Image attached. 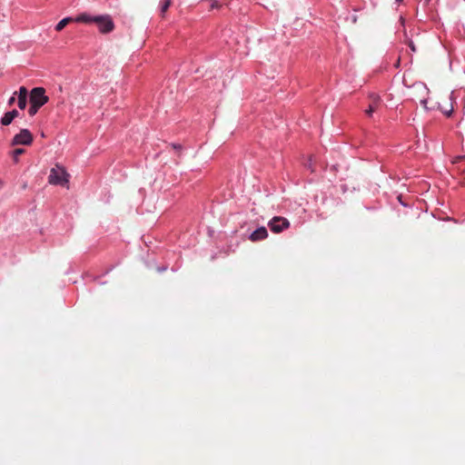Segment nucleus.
I'll use <instances>...</instances> for the list:
<instances>
[{
  "label": "nucleus",
  "mask_w": 465,
  "mask_h": 465,
  "mask_svg": "<svg viewBox=\"0 0 465 465\" xmlns=\"http://www.w3.org/2000/svg\"><path fill=\"white\" fill-rule=\"evenodd\" d=\"M93 23L96 24L101 34H108L114 29V23L108 15L94 16Z\"/></svg>",
  "instance_id": "obj_2"
},
{
  "label": "nucleus",
  "mask_w": 465,
  "mask_h": 465,
  "mask_svg": "<svg viewBox=\"0 0 465 465\" xmlns=\"http://www.w3.org/2000/svg\"><path fill=\"white\" fill-rule=\"evenodd\" d=\"M93 19H94V16L82 14L75 18V21L80 23H93Z\"/></svg>",
  "instance_id": "obj_11"
},
{
  "label": "nucleus",
  "mask_w": 465,
  "mask_h": 465,
  "mask_svg": "<svg viewBox=\"0 0 465 465\" xmlns=\"http://www.w3.org/2000/svg\"><path fill=\"white\" fill-rule=\"evenodd\" d=\"M16 94H18V99H17L18 107L21 110L25 109L26 104H27V94H28L26 87L21 86L19 88L18 92H16Z\"/></svg>",
  "instance_id": "obj_7"
},
{
  "label": "nucleus",
  "mask_w": 465,
  "mask_h": 465,
  "mask_svg": "<svg viewBox=\"0 0 465 465\" xmlns=\"http://www.w3.org/2000/svg\"><path fill=\"white\" fill-rule=\"evenodd\" d=\"M4 186V182L0 179V188Z\"/></svg>",
  "instance_id": "obj_19"
},
{
  "label": "nucleus",
  "mask_w": 465,
  "mask_h": 465,
  "mask_svg": "<svg viewBox=\"0 0 465 465\" xmlns=\"http://www.w3.org/2000/svg\"><path fill=\"white\" fill-rule=\"evenodd\" d=\"M48 102V96L45 95V90L43 87H35L30 93V104H37L42 107Z\"/></svg>",
  "instance_id": "obj_5"
},
{
  "label": "nucleus",
  "mask_w": 465,
  "mask_h": 465,
  "mask_svg": "<svg viewBox=\"0 0 465 465\" xmlns=\"http://www.w3.org/2000/svg\"><path fill=\"white\" fill-rule=\"evenodd\" d=\"M34 141V136L27 129H22L20 133L15 134L11 142V145H30Z\"/></svg>",
  "instance_id": "obj_3"
},
{
  "label": "nucleus",
  "mask_w": 465,
  "mask_h": 465,
  "mask_svg": "<svg viewBox=\"0 0 465 465\" xmlns=\"http://www.w3.org/2000/svg\"><path fill=\"white\" fill-rule=\"evenodd\" d=\"M68 177L69 174L65 169L60 164H55L54 167L50 170L48 183L53 185L65 186L68 183Z\"/></svg>",
  "instance_id": "obj_1"
},
{
  "label": "nucleus",
  "mask_w": 465,
  "mask_h": 465,
  "mask_svg": "<svg viewBox=\"0 0 465 465\" xmlns=\"http://www.w3.org/2000/svg\"><path fill=\"white\" fill-rule=\"evenodd\" d=\"M41 107L38 106L37 104H31L29 109H28V114L29 115L31 116H34L35 114H36V113L38 112V110L40 109Z\"/></svg>",
  "instance_id": "obj_14"
},
{
  "label": "nucleus",
  "mask_w": 465,
  "mask_h": 465,
  "mask_svg": "<svg viewBox=\"0 0 465 465\" xmlns=\"http://www.w3.org/2000/svg\"><path fill=\"white\" fill-rule=\"evenodd\" d=\"M268 226L272 232L280 233L290 227V222L285 217L274 216Z\"/></svg>",
  "instance_id": "obj_4"
},
{
  "label": "nucleus",
  "mask_w": 465,
  "mask_h": 465,
  "mask_svg": "<svg viewBox=\"0 0 465 465\" xmlns=\"http://www.w3.org/2000/svg\"><path fill=\"white\" fill-rule=\"evenodd\" d=\"M171 5H172V0H164V1H163L162 5H161V7H160L161 16L163 18L165 16V13L167 12V10L171 6Z\"/></svg>",
  "instance_id": "obj_12"
},
{
  "label": "nucleus",
  "mask_w": 465,
  "mask_h": 465,
  "mask_svg": "<svg viewBox=\"0 0 465 465\" xmlns=\"http://www.w3.org/2000/svg\"><path fill=\"white\" fill-rule=\"evenodd\" d=\"M173 147L177 150H181L182 146L180 144H173Z\"/></svg>",
  "instance_id": "obj_18"
},
{
  "label": "nucleus",
  "mask_w": 465,
  "mask_h": 465,
  "mask_svg": "<svg viewBox=\"0 0 465 465\" xmlns=\"http://www.w3.org/2000/svg\"><path fill=\"white\" fill-rule=\"evenodd\" d=\"M402 0H396V2H401Z\"/></svg>",
  "instance_id": "obj_21"
},
{
  "label": "nucleus",
  "mask_w": 465,
  "mask_h": 465,
  "mask_svg": "<svg viewBox=\"0 0 465 465\" xmlns=\"http://www.w3.org/2000/svg\"><path fill=\"white\" fill-rule=\"evenodd\" d=\"M212 4H211V6H210V10H213L214 8H220L221 7V5L218 4L217 1L215 0H211Z\"/></svg>",
  "instance_id": "obj_15"
},
{
  "label": "nucleus",
  "mask_w": 465,
  "mask_h": 465,
  "mask_svg": "<svg viewBox=\"0 0 465 465\" xmlns=\"http://www.w3.org/2000/svg\"><path fill=\"white\" fill-rule=\"evenodd\" d=\"M18 115V111L14 109L12 111L5 113L1 118L0 122L3 125H9L13 122V120L16 118Z\"/></svg>",
  "instance_id": "obj_9"
},
{
  "label": "nucleus",
  "mask_w": 465,
  "mask_h": 465,
  "mask_svg": "<svg viewBox=\"0 0 465 465\" xmlns=\"http://www.w3.org/2000/svg\"><path fill=\"white\" fill-rule=\"evenodd\" d=\"M16 94V92L14 94V95L12 97H10V99L8 100V105H12L15 101V95Z\"/></svg>",
  "instance_id": "obj_17"
},
{
  "label": "nucleus",
  "mask_w": 465,
  "mask_h": 465,
  "mask_svg": "<svg viewBox=\"0 0 465 465\" xmlns=\"http://www.w3.org/2000/svg\"><path fill=\"white\" fill-rule=\"evenodd\" d=\"M371 103L368 109L365 111L366 114L371 116L372 113L376 112L381 104V98L377 94L370 95Z\"/></svg>",
  "instance_id": "obj_6"
},
{
  "label": "nucleus",
  "mask_w": 465,
  "mask_h": 465,
  "mask_svg": "<svg viewBox=\"0 0 465 465\" xmlns=\"http://www.w3.org/2000/svg\"><path fill=\"white\" fill-rule=\"evenodd\" d=\"M73 21V18L71 17H65L62 19L56 25L55 30L60 32L62 31L69 23Z\"/></svg>",
  "instance_id": "obj_10"
},
{
  "label": "nucleus",
  "mask_w": 465,
  "mask_h": 465,
  "mask_svg": "<svg viewBox=\"0 0 465 465\" xmlns=\"http://www.w3.org/2000/svg\"><path fill=\"white\" fill-rule=\"evenodd\" d=\"M267 237H268L267 229L265 227L262 226L252 232V234L250 235V240L252 242H258V241L264 240Z\"/></svg>",
  "instance_id": "obj_8"
},
{
  "label": "nucleus",
  "mask_w": 465,
  "mask_h": 465,
  "mask_svg": "<svg viewBox=\"0 0 465 465\" xmlns=\"http://www.w3.org/2000/svg\"><path fill=\"white\" fill-rule=\"evenodd\" d=\"M25 153V150L23 148H16L11 152V156L15 163L18 162V158L20 155Z\"/></svg>",
  "instance_id": "obj_13"
},
{
  "label": "nucleus",
  "mask_w": 465,
  "mask_h": 465,
  "mask_svg": "<svg viewBox=\"0 0 465 465\" xmlns=\"http://www.w3.org/2000/svg\"><path fill=\"white\" fill-rule=\"evenodd\" d=\"M407 44L412 52H416V46L411 40H408Z\"/></svg>",
  "instance_id": "obj_16"
},
{
  "label": "nucleus",
  "mask_w": 465,
  "mask_h": 465,
  "mask_svg": "<svg viewBox=\"0 0 465 465\" xmlns=\"http://www.w3.org/2000/svg\"><path fill=\"white\" fill-rule=\"evenodd\" d=\"M430 0H425L426 3H429Z\"/></svg>",
  "instance_id": "obj_20"
}]
</instances>
